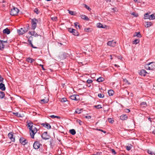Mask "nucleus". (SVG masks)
Listing matches in <instances>:
<instances>
[{"instance_id": "nucleus-1", "label": "nucleus", "mask_w": 155, "mask_h": 155, "mask_svg": "<svg viewBox=\"0 0 155 155\" xmlns=\"http://www.w3.org/2000/svg\"><path fill=\"white\" fill-rule=\"evenodd\" d=\"M29 25L28 24H27L25 26L18 30L17 32L20 35H22L26 32L29 30Z\"/></svg>"}, {"instance_id": "nucleus-2", "label": "nucleus", "mask_w": 155, "mask_h": 155, "mask_svg": "<svg viewBox=\"0 0 155 155\" xmlns=\"http://www.w3.org/2000/svg\"><path fill=\"white\" fill-rule=\"evenodd\" d=\"M144 67L147 70H153L155 68V63L151 62L148 64H146Z\"/></svg>"}, {"instance_id": "nucleus-3", "label": "nucleus", "mask_w": 155, "mask_h": 155, "mask_svg": "<svg viewBox=\"0 0 155 155\" xmlns=\"http://www.w3.org/2000/svg\"><path fill=\"white\" fill-rule=\"evenodd\" d=\"M31 138H34L35 134L37 132V129L35 127H33L31 129V130H29Z\"/></svg>"}, {"instance_id": "nucleus-4", "label": "nucleus", "mask_w": 155, "mask_h": 155, "mask_svg": "<svg viewBox=\"0 0 155 155\" xmlns=\"http://www.w3.org/2000/svg\"><path fill=\"white\" fill-rule=\"evenodd\" d=\"M19 10L17 8L13 7V8L11 9L10 12V15L12 16L16 15L18 13Z\"/></svg>"}, {"instance_id": "nucleus-5", "label": "nucleus", "mask_w": 155, "mask_h": 155, "mask_svg": "<svg viewBox=\"0 0 155 155\" xmlns=\"http://www.w3.org/2000/svg\"><path fill=\"white\" fill-rule=\"evenodd\" d=\"M38 22V20L35 18L31 19V29L34 30L36 28L37 25V23Z\"/></svg>"}, {"instance_id": "nucleus-6", "label": "nucleus", "mask_w": 155, "mask_h": 155, "mask_svg": "<svg viewBox=\"0 0 155 155\" xmlns=\"http://www.w3.org/2000/svg\"><path fill=\"white\" fill-rule=\"evenodd\" d=\"M42 138L45 140H47L49 139L51 137L49 135L47 134V132H44L41 136Z\"/></svg>"}, {"instance_id": "nucleus-7", "label": "nucleus", "mask_w": 155, "mask_h": 155, "mask_svg": "<svg viewBox=\"0 0 155 155\" xmlns=\"http://www.w3.org/2000/svg\"><path fill=\"white\" fill-rule=\"evenodd\" d=\"M20 142L22 145H26L28 143V140L23 137L20 138Z\"/></svg>"}, {"instance_id": "nucleus-8", "label": "nucleus", "mask_w": 155, "mask_h": 155, "mask_svg": "<svg viewBox=\"0 0 155 155\" xmlns=\"http://www.w3.org/2000/svg\"><path fill=\"white\" fill-rule=\"evenodd\" d=\"M41 144L38 141H35L33 144V147L35 149H38L40 147Z\"/></svg>"}, {"instance_id": "nucleus-9", "label": "nucleus", "mask_w": 155, "mask_h": 155, "mask_svg": "<svg viewBox=\"0 0 155 155\" xmlns=\"http://www.w3.org/2000/svg\"><path fill=\"white\" fill-rule=\"evenodd\" d=\"M116 42L114 40L108 41L107 43L108 45L112 47H114L116 45Z\"/></svg>"}, {"instance_id": "nucleus-10", "label": "nucleus", "mask_w": 155, "mask_h": 155, "mask_svg": "<svg viewBox=\"0 0 155 155\" xmlns=\"http://www.w3.org/2000/svg\"><path fill=\"white\" fill-rule=\"evenodd\" d=\"M41 125L48 129H49L51 128V126L50 124L47 122H45L44 123H42L41 124Z\"/></svg>"}, {"instance_id": "nucleus-11", "label": "nucleus", "mask_w": 155, "mask_h": 155, "mask_svg": "<svg viewBox=\"0 0 155 155\" xmlns=\"http://www.w3.org/2000/svg\"><path fill=\"white\" fill-rule=\"evenodd\" d=\"M8 138L11 140V141L14 142L15 140V137H13V135L12 132H10L8 134Z\"/></svg>"}, {"instance_id": "nucleus-12", "label": "nucleus", "mask_w": 155, "mask_h": 155, "mask_svg": "<svg viewBox=\"0 0 155 155\" xmlns=\"http://www.w3.org/2000/svg\"><path fill=\"white\" fill-rule=\"evenodd\" d=\"M147 73V71L144 69H142L140 70V72H139V74L143 76H145L146 75V74Z\"/></svg>"}, {"instance_id": "nucleus-13", "label": "nucleus", "mask_w": 155, "mask_h": 155, "mask_svg": "<svg viewBox=\"0 0 155 155\" xmlns=\"http://www.w3.org/2000/svg\"><path fill=\"white\" fill-rule=\"evenodd\" d=\"M32 36L30 37L28 40V41L30 45L33 48H37L36 47H34L32 44L31 41V40H32Z\"/></svg>"}, {"instance_id": "nucleus-14", "label": "nucleus", "mask_w": 155, "mask_h": 155, "mask_svg": "<svg viewBox=\"0 0 155 155\" xmlns=\"http://www.w3.org/2000/svg\"><path fill=\"white\" fill-rule=\"evenodd\" d=\"M128 118V117L126 114H122L120 117V120H126Z\"/></svg>"}, {"instance_id": "nucleus-15", "label": "nucleus", "mask_w": 155, "mask_h": 155, "mask_svg": "<svg viewBox=\"0 0 155 155\" xmlns=\"http://www.w3.org/2000/svg\"><path fill=\"white\" fill-rule=\"evenodd\" d=\"M77 96H78V95H77L74 94V95H71L70 97V98L72 100H75V101H77V100H78V99H77V98L76 97Z\"/></svg>"}, {"instance_id": "nucleus-16", "label": "nucleus", "mask_w": 155, "mask_h": 155, "mask_svg": "<svg viewBox=\"0 0 155 155\" xmlns=\"http://www.w3.org/2000/svg\"><path fill=\"white\" fill-rule=\"evenodd\" d=\"M29 33L31 36H33L35 37H36L39 36V35H38L35 32V31H29Z\"/></svg>"}, {"instance_id": "nucleus-17", "label": "nucleus", "mask_w": 155, "mask_h": 155, "mask_svg": "<svg viewBox=\"0 0 155 155\" xmlns=\"http://www.w3.org/2000/svg\"><path fill=\"white\" fill-rule=\"evenodd\" d=\"M0 89L2 91L5 90L6 88L4 84L2 83H0Z\"/></svg>"}, {"instance_id": "nucleus-18", "label": "nucleus", "mask_w": 155, "mask_h": 155, "mask_svg": "<svg viewBox=\"0 0 155 155\" xmlns=\"http://www.w3.org/2000/svg\"><path fill=\"white\" fill-rule=\"evenodd\" d=\"M97 26L99 28H105L106 26L105 25H103L101 23H99L97 24Z\"/></svg>"}, {"instance_id": "nucleus-19", "label": "nucleus", "mask_w": 155, "mask_h": 155, "mask_svg": "<svg viewBox=\"0 0 155 155\" xmlns=\"http://www.w3.org/2000/svg\"><path fill=\"white\" fill-rule=\"evenodd\" d=\"M145 23L146 24L145 25V27L146 28H148L152 26V23L151 21L149 22H145Z\"/></svg>"}, {"instance_id": "nucleus-20", "label": "nucleus", "mask_w": 155, "mask_h": 155, "mask_svg": "<svg viewBox=\"0 0 155 155\" xmlns=\"http://www.w3.org/2000/svg\"><path fill=\"white\" fill-rule=\"evenodd\" d=\"M10 30L7 28L4 29L3 30V33L4 34H6L8 35L10 33Z\"/></svg>"}, {"instance_id": "nucleus-21", "label": "nucleus", "mask_w": 155, "mask_h": 155, "mask_svg": "<svg viewBox=\"0 0 155 155\" xmlns=\"http://www.w3.org/2000/svg\"><path fill=\"white\" fill-rule=\"evenodd\" d=\"M74 25L75 27L77 29L78 28V29H80L81 27V26L80 25L78 22H75L74 23Z\"/></svg>"}, {"instance_id": "nucleus-22", "label": "nucleus", "mask_w": 155, "mask_h": 155, "mask_svg": "<svg viewBox=\"0 0 155 155\" xmlns=\"http://www.w3.org/2000/svg\"><path fill=\"white\" fill-rule=\"evenodd\" d=\"M34 61V59L30 57H28L26 59V61L28 63H32Z\"/></svg>"}, {"instance_id": "nucleus-23", "label": "nucleus", "mask_w": 155, "mask_h": 155, "mask_svg": "<svg viewBox=\"0 0 155 155\" xmlns=\"http://www.w3.org/2000/svg\"><path fill=\"white\" fill-rule=\"evenodd\" d=\"M108 93L110 96H112L114 95V91L112 90H110L108 91Z\"/></svg>"}, {"instance_id": "nucleus-24", "label": "nucleus", "mask_w": 155, "mask_h": 155, "mask_svg": "<svg viewBox=\"0 0 155 155\" xmlns=\"http://www.w3.org/2000/svg\"><path fill=\"white\" fill-rule=\"evenodd\" d=\"M81 18L84 20L88 21L89 20V18L84 15H81L80 16Z\"/></svg>"}, {"instance_id": "nucleus-25", "label": "nucleus", "mask_w": 155, "mask_h": 155, "mask_svg": "<svg viewBox=\"0 0 155 155\" xmlns=\"http://www.w3.org/2000/svg\"><path fill=\"white\" fill-rule=\"evenodd\" d=\"M28 124L29 130H31V129H32V128H33V127H34L33 126V123L31 122L29 123Z\"/></svg>"}, {"instance_id": "nucleus-26", "label": "nucleus", "mask_w": 155, "mask_h": 155, "mask_svg": "<svg viewBox=\"0 0 155 155\" xmlns=\"http://www.w3.org/2000/svg\"><path fill=\"white\" fill-rule=\"evenodd\" d=\"M72 31V34L73 35H75V36H78L79 35V33L78 31L74 29V30H73V31Z\"/></svg>"}, {"instance_id": "nucleus-27", "label": "nucleus", "mask_w": 155, "mask_h": 155, "mask_svg": "<svg viewBox=\"0 0 155 155\" xmlns=\"http://www.w3.org/2000/svg\"><path fill=\"white\" fill-rule=\"evenodd\" d=\"M140 105L141 107H147V104L146 102H142L140 103Z\"/></svg>"}, {"instance_id": "nucleus-28", "label": "nucleus", "mask_w": 155, "mask_h": 155, "mask_svg": "<svg viewBox=\"0 0 155 155\" xmlns=\"http://www.w3.org/2000/svg\"><path fill=\"white\" fill-rule=\"evenodd\" d=\"M104 78L102 77H100L98 78L97 80V81L99 82H101L104 81Z\"/></svg>"}, {"instance_id": "nucleus-29", "label": "nucleus", "mask_w": 155, "mask_h": 155, "mask_svg": "<svg viewBox=\"0 0 155 155\" xmlns=\"http://www.w3.org/2000/svg\"><path fill=\"white\" fill-rule=\"evenodd\" d=\"M59 99L60 101L61 102L63 103L67 101V99L65 97H64L63 98H60Z\"/></svg>"}, {"instance_id": "nucleus-30", "label": "nucleus", "mask_w": 155, "mask_h": 155, "mask_svg": "<svg viewBox=\"0 0 155 155\" xmlns=\"http://www.w3.org/2000/svg\"><path fill=\"white\" fill-rule=\"evenodd\" d=\"M5 94L2 91H0V98L2 99L5 97Z\"/></svg>"}, {"instance_id": "nucleus-31", "label": "nucleus", "mask_w": 155, "mask_h": 155, "mask_svg": "<svg viewBox=\"0 0 155 155\" xmlns=\"http://www.w3.org/2000/svg\"><path fill=\"white\" fill-rule=\"evenodd\" d=\"M69 132L72 135H74L76 133L75 130L74 129L70 130Z\"/></svg>"}, {"instance_id": "nucleus-32", "label": "nucleus", "mask_w": 155, "mask_h": 155, "mask_svg": "<svg viewBox=\"0 0 155 155\" xmlns=\"http://www.w3.org/2000/svg\"><path fill=\"white\" fill-rule=\"evenodd\" d=\"M144 19H149L150 20V15L148 13H146L144 15Z\"/></svg>"}, {"instance_id": "nucleus-33", "label": "nucleus", "mask_w": 155, "mask_h": 155, "mask_svg": "<svg viewBox=\"0 0 155 155\" xmlns=\"http://www.w3.org/2000/svg\"><path fill=\"white\" fill-rule=\"evenodd\" d=\"M150 20H153L155 19V15L154 14L150 15Z\"/></svg>"}, {"instance_id": "nucleus-34", "label": "nucleus", "mask_w": 155, "mask_h": 155, "mask_svg": "<svg viewBox=\"0 0 155 155\" xmlns=\"http://www.w3.org/2000/svg\"><path fill=\"white\" fill-rule=\"evenodd\" d=\"M139 39H135L133 42V44L136 45L139 42Z\"/></svg>"}, {"instance_id": "nucleus-35", "label": "nucleus", "mask_w": 155, "mask_h": 155, "mask_svg": "<svg viewBox=\"0 0 155 155\" xmlns=\"http://www.w3.org/2000/svg\"><path fill=\"white\" fill-rule=\"evenodd\" d=\"M91 29L90 28H85L84 29V31L87 32H89L91 31Z\"/></svg>"}, {"instance_id": "nucleus-36", "label": "nucleus", "mask_w": 155, "mask_h": 155, "mask_svg": "<svg viewBox=\"0 0 155 155\" xmlns=\"http://www.w3.org/2000/svg\"><path fill=\"white\" fill-rule=\"evenodd\" d=\"M94 107L96 108L97 109H100L102 108V107L101 105L99 104L98 105H96L94 106Z\"/></svg>"}, {"instance_id": "nucleus-37", "label": "nucleus", "mask_w": 155, "mask_h": 155, "mask_svg": "<svg viewBox=\"0 0 155 155\" xmlns=\"http://www.w3.org/2000/svg\"><path fill=\"white\" fill-rule=\"evenodd\" d=\"M132 145H130V146H126V149L128 151H129L131 150L132 148Z\"/></svg>"}, {"instance_id": "nucleus-38", "label": "nucleus", "mask_w": 155, "mask_h": 155, "mask_svg": "<svg viewBox=\"0 0 155 155\" xmlns=\"http://www.w3.org/2000/svg\"><path fill=\"white\" fill-rule=\"evenodd\" d=\"M135 33L136 34L135 36H136L139 38H140V37H141V35L139 32H136Z\"/></svg>"}, {"instance_id": "nucleus-39", "label": "nucleus", "mask_w": 155, "mask_h": 155, "mask_svg": "<svg viewBox=\"0 0 155 155\" xmlns=\"http://www.w3.org/2000/svg\"><path fill=\"white\" fill-rule=\"evenodd\" d=\"M68 11L69 13L70 14H71L72 15H75V13H74V12H73V11L69 10H68Z\"/></svg>"}, {"instance_id": "nucleus-40", "label": "nucleus", "mask_w": 155, "mask_h": 155, "mask_svg": "<svg viewBox=\"0 0 155 155\" xmlns=\"http://www.w3.org/2000/svg\"><path fill=\"white\" fill-rule=\"evenodd\" d=\"M7 41H3L2 40H0V43L1 45H4V44L5 43H7Z\"/></svg>"}, {"instance_id": "nucleus-41", "label": "nucleus", "mask_w": 155, "mask_h": 155, "mask_svg": "<svg viewBox=\"0 0 155 155\" xmlns=\"http://www.w3.org/2000/svg\"><path fill=\"white\" fill-rule=\"evenodd\" d=\"M108 121L111 124H112L114 122V120H113L112 118H108Z\"/></svg>"}, {"instance_id": "nucleus-42", "label": "nucleus", "mask_w": 155, "mask_h": 155, "mask_svg": "<svg viewBox=\"0 0 155 155\" xmlns=\"http://www.w3.org/2000/svg\"><path fill=\"white\" fill-rule=\"evenodd\" d=\"M13 114L18 117H21V114H19L18 112L13 113Z\"/></svg>"}, {"instance_id": "nucleus-43", "label": "nucleus", "mask_w": 155, "mask_h": 155, "mask_svg": "<svg viewBox=\"0 0 155 155\" xmlns=\"http://www.w3.org/2000/svg\"><path fill=\"white\" fill-rule=\"evenodd\" d=\"M147 153L148 154H150L151 155H155V153L154 152H152L150 150H148L147 151Z\"/></svg>"}, {"instance_id": "nucleus-44", "label": "nucleus", "mask_w": 155, "mask_h": 155, "mask_svg": "<svg viewBox=\"0 0 155 155\" xmlns=\"http://www.w3.org/2000/svg\"><path fill=\"white\" fill-rule=\"evenodd\" d=\"M98 96L100 98H103L104 97V95L103 94H99Z\"/></svg>"}, {"instance_id": "nucleus-45", "label": "nucleus", "mask_w": 155, "mask_h": 155, "mask_svg": "<svg viewBox=\"0 0 155 155\" xmlns=\"http://www.w3.org/2000/svg\"><path fill=\"white\" fill-rule=\"evenodd\" d=\"M41 102H43V103L45 104V103H47L48 102V100H45V99H42L41 100Z\"/></svg>"}, {"instance_id": "nucleus-46", "label": "nucleus", "mask_w": 155, "mask_h": 155, "mask_svg": "<svg viewBox=\"0 0 155 155\" xmlns=\"http://www.w3.org/2000/svg\"><path fill=\"white\" fill-rule=\"evenodd\" d=\"M34 12L35 13L37 14H39V11L38 9L36 8L34 10Z\"/></svg>"}, {"instance_id": "nucleus-47", "label": "nucleus", "mask_w": 155, "mask_h": 155, "mask_svg": "<svg viewBox=\"0 0 155 155\" xmlns=\"http://www.w3.org/2000/svg\"><path fill=\"white\" fill-rule=\"evenodd\" d=\"M81 110L77 109L75 111V112L77 114H80L81 113Z\"/></svg>"}, {"instance_id": "nucleus-48", "label": "nucleus", "mask_w": 155, "mask_h": 155, "mask_svg": "<svg viewBox=\"0 0 155 155\" xmlns=\"http://www.w3.org/2000/svg\"><path fill=\"white\" fill-rule=\"evenodd\" d=\"M57 17L55 16L52 17L51 18V19L54 21H56L57 20Z\"/></svg>"}, {"instance_id": "nucleus-49", "label": "nucleus", "mask_w": 155, "mask_h": 155, "mask_svg": "<svg viewBox=\"0 0 155 155\" xmlns=\"http://www.w3.org/2000/svg\"><path fill=\"white\" fill-rule=\"evenodd\" d=\"M93 81L91 79H88L87 81V82L88 84H91L92 82Z\"/></svg>"}, {"instance_id": "nucleus-50", "label": "nucleus", "mask_w": 155, "mask_h": 155, "mask_svg": "<svg viewBox=\"0 0 155 155\" xmlns=\"http://www.w3.org/2000/svg\"><path fill=\"white\" fill-rule=\"evenodd\" d=\"M84 6L89 11H90L91 10V9L90 8V7L88 6L87 5H86L85 4Z\"/></svg>"}, {"instance_id": "nucleus-51", "label": "nucleus", "mask_w": 155, "mask_h": 155, "mask_svg": "<svg viewBox=\"0 0 155 155\" xmlns=\"http://www.w3.org/2000/svg\"><path fill=\"white\" fill-rule=\"evenodd\" d=\"M124 111L125 113H129L130 111V110L129 109H126L124 110Z\"/></svg>"}, {"instance_id": "nucleus-52", "label": "nucleus", "mask_w": 155, "mask_h": 155, "mask_svg": "<svg viewBox=\"0 0 155 155\" xmlns=\"http://www.w3.org/2000/svg\"><path fill=\"white\" fill-rule=\"evenodd\" d=\"M77 122H78L80 125H81L82 123V121L78 119L77 120Z\"/></svg>"}, {"instance_id": "nucleus-53", "label": "nucleus", "mask_w": 155, "mask_h": 155, "mask_svg": "<svg viewBox=\"0 0 155 155\" xmlns=\"http://www.w3.org/2000/svg\"><path fill=\"white\" fill-rule=\"evenodd\" d=\"M3 80V78L2 77L1 75H0V83H2Z\"/></svg>"}, {"instance_id": "nucleus-54", "label": "nucleus", "mask_w": 155, "mask_h": 155, "mask_svg": "<svg viewBox=\"0 0 155 155\" xmlns=\"http://www.w3.org/2000/svg\"><path fill=\"white\" fill-rule=\"evenodd\" d=\"M97 130L100 131H101V132H103L104 133H106V131H104V130H102L101 129H97Z\"/></svg>"}, {"instance_id": "nucleus-55", "label": "nucleus", "mask_w": 155, "mask_h": 155, "mask_svg": "<svg viewBox=\"0 0 155 155\" xmlns=\"http://www.w3.org/2000/svg\"><path fill=\"white\" fill-rule=\"evenodd\" d=\"M101 152H97L96 153L93 154L92 155H101Z\"/></svg>"}, {"instance_id": "nucleus-56", "label": "nucleus", "mask_w": 155, "mask_h": 155, "mask_svg": "<svg viewBox=\"0 0 155 155\" xmlns=\"http://www.w3.org/2000/svg\"><path fill=\"white\" fill-rule=\"evenodd\" d=\"M111 151L113 153L114 155L116 154V152L115 151L114 149H112L111 150Z\"/></svg>"}, {"instance_id": "nucleus-57", "label": "nucleus", "mask_w": 155, "mask_h": 155, "mask_svg": "<svg viewBox=\"0 0 155 155\" xmlns=\"http://www.w3.org/2000/svg\"><path fill=\"white\" fill-rule=\"evenodd\" d=\"M131 14L132 15H134V16L136 17H137L138 16V15L137 14L136 15V14H135V13L134 12H133Z\"/></svg>"}, {"instance_id": "nucleus-58", "label": "nucleus", "mask_w": 155, "mask_h": 155, "mask_svg": "<svg viewBox=\"0 0 155 155\" xmlns=\"http://www.w3.org/2000/svg\"><path fill=\"white\" fill-rule=\"evenodd\" d=\"M74 30V29H73V28H72V29H71V28H69L68 29V31H69L71 33H72V31H73V30Z\"/></svg>"}, {"instance_id": "nucleus-59", "label": "nucleus", "mask_w": 155, "mask_h": 155, "mask_svg": "<svg viewBox=\"0 0 155 155\" xmlns=\"http://www.w3.org/2000/svg\"><path fill=\"white\" fill-rule=\"evenodd\" d=\"M85 117L88 119H90L91 118V117L90 116H85Z\"/></svg>"}, {"instance_id": "nucleus-60", "label": "nucleus", "mask_w": 155, "mask_h": 155, "mask_svg": "<svg viewBox=\"0 0 155 155\" xmlns=\"http://www.w3.org/2000/svg\"><path fill=\"white\" fill-rule=\"evenodd\" d=\"M112 10H113V11H114V12H117V11H116L117 8H112Z\"/></svg>"}, {"instance_id": "nucleus-61", "label": "nucleus", "mask_w": 155, "mask_h": 155, "mask_svg": "<svg viewBox=\"0 0 155 155\" xmlns=\"http://www.w3.org/2000/svg\"><path fill=\"white\" fill-rule=\"evenodd\" d=\"M55 116L54 115H51V116H50V117L51 118H55Z\"/></svg>"}, {"instance_id": "nucleus-62", "label": "nucleus", "mask_w": 155, "mask_h": 155, "mask_svg": "<svg viewBox=\"0 0 155 155\" xmlns=\"http://www.w3.org/2000/svg\"><path fill=\"white\" fill-rule=\"evenodd\" d=\"M124 81H125L126 83H127L128 84H130V83H129L128 81L127 80L125 79Z\"/></svg>"}, {"instance_id": "nucleus-63", "label": "nucleus", "mask_w": 155, "mask_h": 155, "mask_svg": "<svg viewBox=\"0 0 155 155\" xmlns=\"http://www.w3.org/2000/svg\"><path fill=\"white\" fill-rule=\"evenodd\" d=\"M40 66L43 69V70H45L44 69V66H43V65L40 64Z\"/></svg>"}, {"instance_id": "nucleus-64", "label": "nucleus", "mask_w": 155, "mask_h": 155, "mask_svg": "<svg viewBox=\"0 0 155 155\" xmlns=\"http://www.w3.org/2000/svg\"><path fill=\"white\" fill-rule=\"evenodd\" d=\"M152 118L150 117H149L148 118V120L151 122H152L151 120Z\"/></svg>"}]
</instances>
